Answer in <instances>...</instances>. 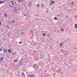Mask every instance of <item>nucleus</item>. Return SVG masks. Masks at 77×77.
Returning a JSON list of instances; mask_svg holds the SVG:
<instances>
[{
  "mask_svg": "<svg viewBox=\"0 0 77 77\" xmlns=\"http://www.w3.org/2000/svg\"><path fill=\"white\" fill-rule=\"evenodd\" d=\"M4 53L5 54L7 53L8 52V49H5L4 50Z\"/></svg>",
  "mask_w": 77,
  "mask_h": 77,
  "instance_id": "nucleus-1",
  "label": "nucleus"
},
{
  "mask_svg": "<svg viewBox=\"0 0 77 77\" xmlns=\"http://www.w3.org/2000/svg\"><path fill=\"white\" fill-rule=\"evenodd\" d=\"M76 26H77V24H75V29H77V27H76Z\"/></svg>",
  "mask_w": 77,
  "mask_h": 77,
  "instance_id": "nucleus-2",
  "label": "nucleus"
},
{
  "mask_svg": "<svg viewBox=\"0 0 77 77\" xmlns=\"http://www.w3.org/2000/svg\"><path fill=\"white\" fill-rule=\"evenodd\" d=\"M61 31L62 32H63V31H64V29H63L62 28V29H61Z\"/></svg>",
  "mask_w": 77,
  "mask_h": 77,
  "instance_id": "nucleus-3",
  "label": "nucleus"
},
{
  "mask_svg": "<svg viewBox=\"0 0 77 77\" xmlns=\"http://www.w3.org/2000/svg\"><path fill=\"white\" fill-rule=\"evenodd\" d=\"M17 10H18V9H16L14 10V11L15 12H17Z\"/></svg>",
  "mask_w": 77,
  "mask_h": 77,
  "instance_id": "nucleus-4",
  "label": "nucleus"
},
{
  "mask_svg": "<svg viewBox=\"0 0 77 77\" xmlns=\"http://www.w3.org/2000/svg\"><path fill=\"white\" fill-rule=\"evenodd\" d=\"M54 19L55 20H58L57 18L56 17H54Z\"/></svg>",
  "mask_w": 77,
  "mask_h": 77,
  "instance_id": "nucleus-5",
  "label": "nucleus"
},
{
  "mask_svg": "<svg viewBox=\"0 0 77 77\" xmlns=\"http://www.w3.org/2000/svg\"><path fill=\"white\" fill-rule=\"evenodd\" d=\"M3 60L2 59H0V62H2L3 61Z\"/></svg>",
  "mask_w": 77,
  "mask_h": 77,
  "instance_id": "nucleus-6",
  "label": "nucleus"
},
{
  "mask_svg": "<svg viewBox=\"0 0 77 77\" xmlns=\"http://www.w3.org/2000/svg\"><path fill=\"white\" fill-rule=\"evenodd\" d=\"M51 3H52V4H54V2L53 1H51Z\"/></svg>",
  "mask_w": 77,
  "mask_h": 77,
  "instance_id": "nucleus-7",
  "label": "nucleus"
},
{
  "mask_svg": "<svg viewBox=\"0 0 77 77\" xmlns=\"http://www.w3.org/2000/svg\"><path fill=\"white\" fill-rule=\"evenodd\" d=\"M45 34H46V33H45V34H42V35H43V36H45Z\"/></svg>",
  "mask_w": 77,
  "mask_h": 77,
  "instance_id": "nucleus-8",
  "label": "nucleus"
},
{
  "mask_svg": "<svg viewBox=\"0 0 77 77\" xmlns=\"http://www.w3.org/2000/svg\"><path fill=\"white\" fill-rule=\"evenodd\" d=\"M62 43H61L60 44V46H62Z\"/></svg>",
  "mask_w": 77,
  "mask_h": 77,
  "instance_id": "nucleus-9",
  "label": "nucleus"
},
{
  "mask_svg": "<svg viewBox=\"0 0 77 77\" xmlns=\"http://www.w3.org/2000/svg\"><path fill=\"white\" fill-rule=\"evenodd\" d=\"M5 16L7 17V14L6 13H5Z\"/></svg>",
  "mask_w": 77,
  "mask_h": 77,
  "instance_id": "nucleus-10",
  "label": "nucleus"
},
{
  "mask_svg": "<svg viewBox=\"0 0 77 77\" xmlns=\"http://www.w3.org/2000/svg\"><path fill=\"white\" fill-rule=\"evenodd\" d=\"M33 32V30H31L30 31V32H31V33H32Z\"/></svg>",
  "mask_w": 77,
  "mask_h": 77,
  "instance_id": "nucleus-11",
  "label": "nucleus"
},
{
  "mask_svg": "<svg viewBox=\"0 0 77 77\" xmlns=\"http://www.w3.org/2000/svg\"><path fill=\"white\" fill-rule=\"evenodd\" d=\"M8 51L10 53L11 52V51H10V50H8Z\"/></svg>",
  "mask_w": 77,
  "mask_h": 77,
  "instance_id": "nucleus-12",
  "label": "nucleus"
},
{
  "mask_svg": "<svg viewBox=\"0 0 77 77\" xmlns=\"http://www.w3.org/2000/svg\"><path fill=\"white\" fill-rule=\"evenodd\" d=\"M37 65L36 64H34V66H33L35 68V66H36Z\"/></svg>",
  "mask_w": 77,
  "mask_h": 77,
  "instance_id": "nucleus-13",
  "label": "nucleus"
},
{
  "mask_svg": "<svg viewBox=\"0 0 77 77\" xmlns=\"http://www.w3.org/2000/svg\"><path fill=\"white\" fill-rule=\"evenodd\" d=\"M13 54L15 55V54L14 53H12Z\"/></svg>",
  "mask_w": 77,
  "mask_h": 77,
  "instance_id": "nucleus-14",
  "label": "nucleus"
},
{
  "mask_svg": "<svg viewBox=\"0 0 77 77\" xmlns=\"http://www.w3.org/2000/svg\"><path fill=\"white\" fill-rule=\"evenodd\" d=\"M2 51V49L0 48V51Z\"/></svg>",
  "mask_w": 77,
  "mask_h": 77,
  "instance_id": "nucleus-15",
  "label": "nucleus"
},
{
  "mask_svg": "<svg viewBox=\"0 0 77 77\" xmlns=\"http://www.w3.org/2000/svg\"><path fill=\"white\" fill-rule=\"evenodd\" d=\"M49 5H52V3H49Z\"/></svg>",
  "mask_w": 77,
  "mask_h": 77,
  "instance_id": "nucleus-16",
  "label": "nucleus"
},
{
  "mask_svg": "<svg viewBox=\"0 0 77 77\" xmlns=\"http://www.w3.org/2000/svg\"><path fill=\"white\" fill-rule=\"evenodd\" d=\"M21 43H22V42H19L20 44H21Z\"/></svg>",
  "mask_w": 77,
  "mask_h": 77,
  "instance_id": "nucleus-17",
  "label": "nucleus"
},
{
  "mask_svg": "<svg viewBox=\"0 0 77 77\" xmlns=\"http://www.w3.org/2000/svg\"><path fill=\"white\" fill-rule=\"evenodd\" d=\"M1 2H2V3H4V2L3 1H2Z\"/></svg>",
  "mask_w": 77,
  "mask_h": 77,
  "instance_id": "nucleus-18",
  "label": "nucleus"
},
{
  "mask_svg": "<svg viewBox=\"0 0 77 77\" xmlns=\"http://www.w3.org/2000/svg\"><path fill=\"white\" fill-rule=\"evenodd\" d=\"M39 6V5H37V7H38Z\"/></svg>",
  "mask_w": 77,
  "mask_h": 77,
  "instance_id": "nucleus-19",
  "label": "nucleus"
},
{
  "mask_svg": "<svg viewBox=\"0 0 77 77\" xmlns=\"http://www.w3.org/2000/svg\"><path fill=\"white\" fill-rule=\"evenodd\" d=\"M16 60H14V62H16Z\"/></svg>",
  "mask_w": 77,
  "mask_h": 77,
  "instance_id": "nucleus-20",
  "label": "nucleus"
},
{
  "mask_svg": "<svg viewBox=\"0 0 77 77\" xmlns=\"http://www.w3.org/2000/svg\"><path fill=\"white\" fill-rule=\"evenodd\" d=\"M20 8H19L18 9V10H20Z\"/></svg>",
  "mask_w": 77,
  "mask_h": 77,
  "instance_id": "nucleus-21",
  "label": "nucleus"
},
{
  "mask_svg": "<svg viewBox=\"0 0 77 77\" xmlns=\"http://www.w3.org/2000/svg\"><path fill=\"white\" fill-rule=\"evenodd\" d=\"M13 23H14V22H15L14 20H13Z\"/></svg>",
  "mask_w": 77,
  "mask_h": 77,
  "instance_id": "nucleus-22",
  "label": "nucleus"
},
{
  "mask_svg": "<svg viewBox=\"0 0 77 77\" xmlns=\"http://www.w3.org/2000/svg\"><path fill=\"white\" fill-rule=\"evenodd\" d=\"M33 77H35V75H34L33 76H32Z\"/></svg>",
  "mask_w": 77,
  "mask_h": 77,
  "instance_id": "nucleus-23",
  "label": "nucleus"
},
{
  "mask_svg": "<svg viewBox=\"0 0 77 77\" xmlns=\"http://www.w3.org/2000/svg\"><path fill=\"white\" fill-rule=\"evenodd\" d=\"M2 3V2L0 1V4H1Z\"/></svg>",
  "mask_w": 77,
  "mask_h": 77,
  "instance_id": "nucleus-24",
  "label": "nucleus"
},
{
  "mask_svg": "<svg viewBox=\"0 0 77 77\" xmlns=\"http://www.w3.org/2000/svg\"><path fill=\"white\" fill-rule=\"evenodd\" d=\"M11 2V3H13V1H12Z\"/></svg>",
  "mask_w": 77,
  "mask_h": 77,
  "instance_id": "nucleus-25",
  "label": "nucleus"
},
{
  "mask_svg": "<svg viewBox=\"0 0 77 77\" xmlns=\"http://www.w3.org/2000/svg\"><path fill=\"white\" fill-rule=\"evenodd\" d=\"M12 4V5H14V4Z\"/></svg>",
  "mask_w": 77,
  "mask_h": 77,
  "instance_id": "nucleus-26",
  "label": "nucleus"
},
{
  "mask_svg": "<svg viewBox=\"0 0 77 77\" xmlns=\"http://www.w3.org/2000/svg\"><path fill=\"white\" fill-rule=\"evenodd\" d=\"M58 16H60V15H58Z\"/></svg>",
  "mask_w": 77,
  "mask_h": 77,
  "instance_id": "nucleus-27",
  "label": "nucleus"
},
{
  "mask_svg": "<svg viewBox=\"0 0 77 77\" xmlns=\"http://www.w3.org/2000/svg\"><path fill=\"white\" fill-rule=\"evenodd\" d=\"M1 59H2L3 58L2 57H1Z\"/></svg>",
  "mask_w": 77,
  "mask_h": 77,
  "instance_id": "nucleus-28",
  "label": "nucleus"
},
{
  "mask_svg": "<svg viewBox=\"0 0 77 77\" xmlns=\"http://www.w3.org/2000/svg\"><path fill=\"white\" fill-rule=\"evenodd\" d=\"M24 15V16H25L26 15L25 14V15Z\"/></svg>",
  "mask_w": 77,
  "mask_h": 77,
  "instance_id": "nucleus-29",
  "label": "nucleus"
},
{
  "mask_svg": "<svg viewBox=\"0 0 77 77\" xmlns=\"http://www.w3.org/2000/svg\"><path fill=\"white\" fill-rule=\"evenodd\" d=\"M57 72H59V71H57Z\"/></svg>",
  "mask_w": 77,
  "mask_h": 77,
  "instance_id": "nucleus-30",
  "label": "nucleus"
},
{
  "mask_svg": "<svg viewBox=\"0 0 77 77\" xmlns=\"http://www.w3.org/2000/svg\"><path fill=\"white\" fill-rule=\"evenodd\" d=\"M43 6H42V7H43Z\"/></svg>",
  "mask_w": 77,
  "mask_h": 77,
  "instance_id": "nucleus-31",
  "label": "nucleus"
},
{
  "mask_svg": "<svg viewBox=\"0 0 77 77\" xmlns=\"http://www.w3.org/2000/svg\"><path fill=\"white\" fill-rule=\"evenodd\" d=\"M1 23H0V26H1Z\"/></svg>",
  "mask_w": 77,
  "mask_h": 77,
  "instance_id": "nucleus-32",
  "label": "nucleus"
},
{
  "mask_svg": "<svg viewBox=\"0 0 77 77\" xmlns=\"http://www.w3.org/2000/svg\"><path fill=\"white\" fill-rule=\"evenodd\" d=\"M20 2V1H19V2Z\"/></svg>",
  "mask_w": 77,
  "mask_h": 77,
  "instance_id": "nucleus-33",
  "label": "nucleus"
},
{
  "mask_svg": "<svg viewBox=\"0 0 77 77\" xmlns=\"http://www.w3.org/2000/svg\"><path fill=\"white\" fill-rule=\"evenodd\" d=\"M22 74H23V73Z\"/></svg>",
  "mask_w": 77,
  "mask_h": 77,
  "instance_id": "nucleus-34",
  "label": "nucleus"
},
{
  "mask_svg": "<svg viewBox=\"0 0 77 77\" xmlns=\"http://www.w3.org/2000/svg\"><path fill=\"white\" fill-rule=\"evenodd\" d=\"M48 35L49 36H50V35H49V34H48Z\"/></svg>",
  "mask_w": 77,
  "mask_h": 77,
  "instance_id": "nucleus-35",
  "label": "nucleus"
},
{
  "mask_svg": "<svg viewBox=\"0 0 77 77\" xmlns=\"http://www.w3.org/2000/svg\"><path fill=\"white\" fill-rule=\"evenodd\" d=\"M16 60H17H17H17V59Z\"/></svg>",
  "mask_w": 77,
  "mask_h": 77,
  "instance_id": "nucleus-36",
  "label": "nucleus"
},
{
  "mask_svg": "<svg viewBox=\"0 0 77 77\" xmlns=\"http://www.w3.org/2000/svg\"><path fill=\"white\" fill-rule=\"evenodd\" d=\"M48 12V11H47V12Z\"/></svg>",
  "mask_w": 77,
  "mask_h": 77,
  "instance_id": "nucleus-37",
  "label": "nucleus"
},
{
  "mask_svg": "<svg viewBox=\"0 0 77 77\" xmlns=\"http://www.w3.org/2000/svg\"><path fill=\"white\" fill-rule=\"evenodd\" d=\"M0 23H1V22L0 21Z\"/></svg>",
  "mask_w": 77,
  "mask_h": 77,
  "instance_id": "nucleus-38",
  "label": "nucleus"
},
{
  "mask_svg": "<svg viewBox=\"0 0 77 77\" xmlns=\"http://www.w3.org/2000/svg\"><path fill=\"white\" fill-rule=\"evenodd\" d=\"M22 1H23V0Z\"/></svg>",
  "mask_w": 77,
  "mask_h": 77,
  "instance_id": "nucleus-39",
  "label": "nucleus"
},
{
  "mask_svg": "<svg viewBox=\"0 0 77 77\" xmlns=\"http://www.w3.org/2000/svg\"><path fill=\"white\" fill-rule=\"evenodd\" d=\"M53 9H52V10H53Z\"/></svg>",
  "mask_w": 77,
  "mask_h": 77,
  "instance_id": "nucleus-40",
  "label": "nucleus"
},
{
  "mask_svg": "<svg viewBox=\"0 0 77 77\" xmlns=\"http://www.w3.org/2000/svg\"><path fill=\"white\" fill-rule=\"evenodd\" d=\"M16 23H17V22H16Z\"/></svg>",
  "mask_w": 77,
  "mask_h": 77,
  "instance_id": "nucleus-41",
  "label": "nucleus"
},
{
  "mask_svg": "<svg viewBox=\"0 0 77 77\" xmlns=\"http://www.w3.org/2000/svg\"><path fill=\"white\" fill-rule=\"evenodd\" d=\"M16 3H15V4Z\"/></svg>",
  "mask_w": 77,
  "mask_h": 77,
  "instance_id": "nucleus-42",
  "label": "nucleus"
}]
</instances>
